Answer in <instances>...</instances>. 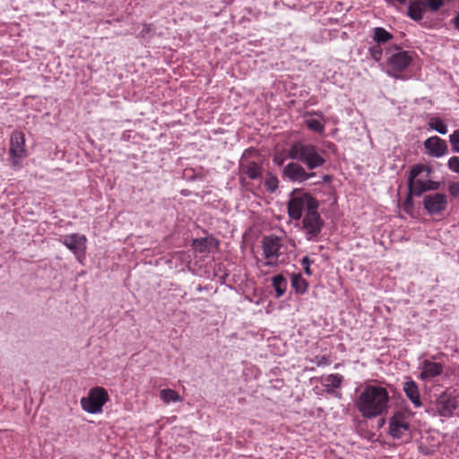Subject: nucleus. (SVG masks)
<instances>
[{
  "label": "nucleus",
  "instance_id": "bb28decb",
  "mask_svg": "<svg viewBox=\"0 0 459 459\" xmlns=\"http://www.w3.org/2000/svg\"><path fill=\"white\" fill-rule=\"evenodd\" d=\"M306 125L311 131L316 133H323L325 129L324 124L320 120L315 118L307 119Z\"/></svg>",
  "mask_w": 459,
  "mask_h": 459
},
{
  "label": "nucleus",
  "instance_id": "f8f14e48",
  "mask_svg": "<svg viewBox=\"0 0 459 459\" xmlns=\"http://www.w3.org/2000/svg\"><path fill=\"white\" fill-rule=\"evenodd\" d=\"M282 176L292 182L303 183L315 177L316 174L306 171L305 168L299 163L290 162L283 168Z\"/></svg>",
  "mask_w": 459,
  "mask_h": 459
},
{
  "label": "nucleus",
  "instance_id": "5701e85b",
  "mask_svg": "<svg viewBox=\"0 0 459 459\" xmlns=\"http://www.w3.org/2000/svg\"><path fill=\"white\" fill-rule=\"evenodd\" d=\"M291 286L296 292L303 294L307 291V282L300 273L293 274L291 277Z\"/></svg>",
  "mask_w": 459,
  "mask_h": 459
},
{
  "label": "nucleus",
  "instance_id": "a878e982",
  "mask_svg": "<svg viewBox=\"0 0 459 459\" xmlns=\"http://www.w3.org/2000/svg\"><path fill=\"white\" fill-rule=\"evenodd\" d=\"M343 377L340 374H330L325 377V385L339 388L342 385Z\"/></svg>",
  "mask_w": 459,
  "mask_h": 459
},
{
  "label": "nucleus",
  "instance_id": "9d476101",
  "mask_svg": "<svg viewBox=\"0 0 459 459\" xmlns=\"http://www.w3.org/2000/svg\"><path fill=\"white\" fill-rule=\"evenodd\" d=\"M302 224L307 232V239L310 240L320 234L324 221L321 219L317 209H310L306 212Z\"/></svg>",
  "mask_w": 459,
  "mask_h": 459
},
{
  "label": "nucleus",
  "instance_id": "f704fd0d",
  "mask_svg": "<svg viewBox=\"0 0 459 459\" xmlns=\"http://www.w3.org/2000/svg\"><path fill=\"white\" fill-rule=\"evenodd\" d=\"M153 30V27L152 24H143V29L142 30L140 31V36L142 38H144L146 37L147 35H149L152 31Z\"/></svg>",
  "mask_w": 459,
  "mask_h": 459
},
{
  "label": "nucleus",
  "instance_id": "4c0bfd02",
  "mask_svg": "<svg viewBox=\"0 0 459 459\" xmlns=\"http://www.w3.org/2000/svg\"><path fill=\"white\" fill-rule=\"evenodd\" d=\"M426 186L428 190H437L439 187V183L432 180H426Z\"/></svg>",
  "mask_w": 459,
  "mask_h": 459
},
{
  "label": "nucleus",
  "instance_id": "1a4fd4ad",
  "mask_svg": "<svg viewBox=\"0 0 459 459\" xmlns=\"http://www.w3.org/2000/svg\"><path fill=\"white\" fill-rule=\"evenodd\" d=\"M60 241L65 245L73 254L80 264L83 263L86 255V243L87 238L84 235L74 233L62 237Z\"/></svg>",
  "mask_w": 459,
  "mask_h": 459
},
{
  "label": "nucleus",
  "instance_id": "aec40b11",
  "mask_svg": "<svg viewBox=\"0 0 459 459\" xmlns=\"http://www.w3.org/2000/svg\"><path fill=\"white\" fill-rule=\"evenodd\" d=\"M425 10L426 4L423 1L414 0L409 4L407 14L413 21L419 22L423 19Z\"/></svg>",
  "mask_w": 459,
  "mask_h": 459
},
{
  "label": "nucleus",
  "instance_id": "412c9836",
  "mask_svg": "<svg viewBox=\"0 0 459 459\" xmlns=\"http://www.w3.org/2000/svg\"><path fill=\"white\" fill-rule=\"evenodd\" d=\"M393 39V34L387 31L385 28L376 27L372 30V39L377 45H385Z\"/></svg>",
  "mask_w": 459,
  "mask_h": 459
},
{
  "label": "nucleus",
  "instance_id": "cd10ccee",
  "mask_svg": "<svg viewBox=\"0 0 459 459\" xmlns=\"http://www.w3.org/2000/svg\"><path fill=\"white\" fill-rule=\"evenodd\" d=\"M368 53L370 57L376 62H379L383 56V48L382 46L374 45L368 48Z\"/></svg>",
  "mask_w": 459,
  "mask_h": 459
},
{
  "label": "nucleus",
  "instance_id": "393cba45",
  "mask_svg": "<svg viewBox=\"0 0 459 459\" xmlns=\"http://www.w3.org/2000/svg\"><path fill=\"white\" fill-rule=\"evenodd\" d=\"M429 126L439 134H446L447 133V126L444 121L438 117H431L429 120Z\"/></svg>",
  "mask_w": 459,
  "mask_h": 459
},
{
  "label": "nucleus",
  "instance_id": "c9c22d12",
  "mask_svg": "<svg viewBox=\"0 0 459 459\" xmlns=\"http://www.w3.org/2000/svg\"><path fill=\"white\" fill-rule=\"evenodd\" d=\"M286 158L281 153H276L273 158V161L277 166H282L285 162Z\"/></svg>",
  "mask_w": 459,
  "mask_h": 459
},
{
  "label": "nucleus",
  "instance_id": "2eb2a0df",
  "mask_svg": "<svg viewBox=\"0 0 459 459\" xmlns=\"http://www.w3.org/2000/svg\"><path fill=\"white\" fill-rule=\"evenodd\" d=\"M424 147L428 153L433 157H442L447 152L446 142L438 136L429 137L424 142Z\"/></svg>",
  "mask_w": 459,
  "mask_h": 459
},
{
  "label": "nucleus",
  "instance_id": "4468645a",
  "mask_svg": "<svg viewBox=\"0 0 459 459\" xmlns=\"http://www.w3.org/2000/svg\"><path fill=\"white\" fill-rule=\"evenodd\" d=\"M423 168L421 165H416L411 168L410 171V176L408 179V186L410 195H414L417 196L421 195L424 192L427 191L426 181H422L420 179H416V178L420 174Z\"/></svg>",
  "mask_w": 459,
  "mask_h": 459
},
{
  "label": "nucleus",
  "instance_id": "473e14b6",
  "mask_svg": "<svg viewBox=\"0 0 459 459\" xmlns=\"http://www.w3.org/2000/svg\"><path fill=\"white\" fill-rule=\"evenodd\" d=\"M448 168L450 170L459 173V157L454 156L448 160Z\"/></svg>",
  "mask_w": 459,
  "mask_h": 459
},
{
  "label": "nucleus",
  "instance_id": "e433bc0d",
  "mask_svg": "<svg viewBox=\"0 0 459 459\" xmlns=\"http://www.w3.org/2000/svg\"><path fill=\"white\" fill-rule=\"evenodd\" d=\"M330 364H331V360H330L329 357H327V356L316 357V365L318 367L328 366Z\"/></svg>",
  "mask_w": 459,
  "mask_h": 459
},
{
  "label": "nucleus",
  "instance_id": "b1692460",
  "mask_svg": "<svg viewBox=\"0 0 459 459\" xmlns=\"http://www.w3.org/2000/svg\"><path fill=\"white\" fill-rule=\"evenodd\" d=\"M160 399L165 403H169L171 402L178 403L181 401L180 395L172 389H162L160 393Z\"/></svg>",
  "mask_w": 459,
  "mask_h": 459
},
{
  "label": "nucleus",
  "instance_id": "f257e3e1",
  "mask_svg": "<svg viewBox=\"0 0 459 459\" xmlns=\"http://www.w3.org/2000/svg\"><path fill=\"white\" fill-rule=\"evenodd\" d=\"M389 400L386 388L367 385L359 394L355 406L364 418L371 419L380 416L387 411Z\"/></svg>",
  "mask_w": 459,
  "mask_h": 459
},
{
  "label": "nucleus",
  "instance_id": "f3484780",
  "mask_svg": "<svg viewBox=\"0 0 459 459\" xmlns=\"http://www.w3.org/2000/svg\"><path fill=\"white\" fill-rule=\"evenodd\" d=\"M420 379L425 380L440 376L443 373V365L429 359L423 360L420 366Z\"/></svg>",
  "mask_w": 459,
  "mask_h": 459
},
{
  "label": "nucleus",
  "instance_id": "20e7f679",
  "mask_svg": "<svg viewBox=\"0 0 459 459\" xmlns=\"http://www.w3.org/2000/svg\"><path fill=\"white\" fill-rule=\"evenodd\" d=\"M318 201L310 194L305 193L299 195H292L287 205L289 216L295 221L300 220L302 212L310 209H318Z\"/></svg>",
  "mask_w": 459,
  "mask_h": 459
},
{
  "label": "nucleus",
  "instance_id": "a211bd4d",
  "mask_svg": "<svg viewBox=\"0 0 459 459\" xmlns=\"http://www.w3.org/2000/svg\"><path fill=\"white\" fill-rule=\"evenodd\" d=\"M403 390L407 398L411 402L415 408L422 405L420 390L417 383L413 380H408L403 383Z\"/></svg>",
  "mask_w": 459,
  "mask_h": 459
},
{
  "label": "nucleus",
  "instance_id": "2f4dec72",
  "mask_svg": "<svg viewBox=\"0 0 459 459\" xmlns=\"http://www.w3.org/2000/svg\"><path fill=\"white\" fill-rule=\"evenodd\" d=\"M314 263L313 260H311L308 256H304L301 259V265L304 269V272L308 276L312 275V271L310 269V265Z\"/></svg>",
  "mask_w": 459,
  "mask_h": 459
},
{
  "label": "nucleus",
  "instance_id": "7c9ffc66",
  "mask_svg": "<svg viewBox=\"0 0 459 459\" xmlns=\"http://www.w3.org/2000/svg\"><path fill=\"white\" fill-rule=\"evenodd\" d=\"M451 144L453 145L454 152H459V129L455 130L449 136Z\"/></svg>",
  "mask_w": 459,
  "mask_h": 459
},
{
  "label": "nucleus",
  "instance_id": "72a5a7b5",
  "mask_svg": "<svg viewBox=\"0 0 459 459\" xmlns=\"http://www.w3.org/2000/svg\"><path fill=\"white\" fill-rule=\"evenodd\" d=\"M448 191L450 195L454 197H456L459 195V183L454 182L451 183L448 186Z\"/></svg>",
  "mask_w": 459,
  "mask_h": 459
},
{
  "label": "nucleus",
  "instance_id": "4be33fe9",
  "mask_svg": "<svg viewBox=\"0 0 459 459\" xmlns=\"http://www.w3.org/2000/svg\"><path fill=\"white\" fill-rule=\"evenodd\" d=\"M272 284L276 291L277 298H280L285 293L287 288V281L281 274H277L273 277Z\"/></svg>",
  "mask_w": 459,
  "mask_h": 459
},
{
  "label": "nucleus",
  "instance_id": "dca6fc26",
  "mask_svg": "<svg viewBox=\"0 0 459 459\" xmlns=\"http://www.w3.org/2000/svg\"><path fill=\"white\" fill-rule=\"evenodd\" d=\"M239 170L242 175L250 179H257L262 177V167L255 161L242 158L239 163Z\"/></svg>",
  "mask_w": 459,
  "mask_h": 459
},
{
  "label": "nucleus",
  "instance_id": "9b49d317",
  "mask_svg": "<svg viewBox=\"0 0 459 459\" xmlns=\"http://www.w3.org/2000/svg\"><path fill=\"white\" fill-rule=\"evenodd\" d=\"M10 155L13 164L18 165L21 159L27 156L25 149V135L21 131H13L10 138Z\"/></svg>",
  "mask_w": 459,
  "mask_h": 459
},
{
  "label": "nucleus",
  "instance_id": "0eeeda50",
  "mask_svg": "<svg viewBox=\"0 0 459 459\" xmlns=\"http://www.w3.org/2000/svg\"><path fill=\"white\" fill-rule=\"evenodd\" d=\"M413 413L408 409L395 411L389 419V434L392 437L400 439L403 437L410 429V421Z\"/></svg>",
  "mask_w": 459,
  "mask_h": 459
},
{
  "label": "nucleus",
  "instance_id": "423d86ee",
  "mask_svg": "<svg viewBox=\"0 0 459 459\" xmlns=\"http://www.w3.org/2000/svg\"><path fill=\"white\" fill-rule=\"evenodd\" d=\"M109 400L108 394L104 387L96 386L91 388L86 397L81 399V405L83 411L89 413H100L105 403Z\"/></svg>",
  "mask_w": 459,
  "mask_h": 459
},
{
  "label": "nucleus",
  "instance_id": "f03ea898",
  "mask_svg": "<svg viewBox=\"0 0 459 459\" xmlns=\"http://www.w3.org/2000/svg\"><path fill=\"white\" fill-rule=\"evenodd\" d=\"M324 151L317 146L297 141L288 149V157L303 163L309 170L323 167L326 162Z\"/></svg>",
  "mask_w": 459,
  "mask_h": 459
},
{
  "label": "nucleus",
  "instance_id": "ddd939ff",
  "mask_svg": "<svg viewBox=\"0 0 459 459\" xmlns=\"http://www.w3.org/2000/svg\"><path fill=\"white\" fill-rule=\"evenodd\" d=\"M423 205L428 213L439 214L446 209L447 197L440 193L427 195L424 196Z\"/></svg>",
  "mask_w": 459,
  "mask_h": 459
},
{
  "label": "nucleus",
  "instance_id": "58836bf2",
  "mask_svg": "<svg viewBox=\"0 0 459 459\" xmlns=\"http://www.w3.org/2000/svg\"><path fill=\"white\" fill-rule=\"evenodd\" d=\"M455 27L459 30V13L454 19Z\"/></svg>",
  "mask_w": 459,
  "mask_h": 459
},
{
  "label": "nucleus",
  "instance_id": "6e6552de",
  "mask_svg": "<svg viewBox=\"0 0 459 459\" xmlns=\"http://www.w3.org/2000/svg\"><path fill=\"white\" fill-rule=\"evenodd\" d=\"M458 394L455 389L444 391L436 402V409L442 417H451L458 407Z\"/></svg>",
  "mask_w": 459,
  "mask_h": 459
},
{
  "label": "nucleus",
  "instance_id": "c85d7f7f",
  "mask_svg": "<svg viewBox=\"0 0 459 459\" xmlns=\"http://www.w3.org/2000/svg\"><path fill=\"white\" fill-rule=\"evenodd\" d=\"M279 180L275 176H270L268 177L264 181V186L265 188L273 193L278 188Z\"/></svg>",
  "mask_w": 459,
  "mask_h": 459
},
{
  "label": "nucleus",
  "instance_id": "6ab92c4d",
  "mask_svg": "<svg viewBox=\"0 0 459 459\" xmlns=\"http://www.w3.org/2000/svg\"><path fill=\"white\" fill-rule=\"evenodd\" d=\"M193 248L200 254H207L212 247H217L218 242L212 238H201L193 240Z\"/></svg>",
  "mask_w": 459,
  "mask_h": 459
},
{
  "label": "nucleus",
  "instance_id": "c756f323",
  "mask_svg": "<svg viewBox=\"0 0 459 459\" xmlns=\"http://www.w3.org/2000/svg\"><path fill=\"white\" fill-rule=\"evenodd\" d=\"M426 8L432 12H437L444 5V0H424Z\"/></svg>",
  "mask_w": 459,
  "mask_h": 459
},
{
  "label": "nucleus",
  "instance_id": "7ed1b4c3",
  "mask_svg": "<svg viewBox=\"0 0 459 459\" xmlns=\"http://www.w3.org/2000/svg\"><path fill=\"white\" fill-rule=\"evenodd\" d=\"M388 55L387 67L388 74L398 77V74L403 72L412 62V55L406 50H403L399 46L394 45L386 49Z\"/></svg>",
  "mask_w": 459,
  "mask_h": 459
},
{
  "label": "nucleus",
  "instance_id": "39448f33",
  "mask_svg": "<svg viewBox=\"0 0 459 459\" xmlns=\"http://www.w3.org/2000/svg\"><path fill=\"white\" fill-rule=\"evenodd\" d=\"M281 247L282 243L280 237L274 235L264 236L262 239L264 260H258L257 263L262 266L277 265Z\"/></svg>",
  "mask_w": 459,
  "mask_h": 459
},
{
  "label": "nucleus",
  "instance_id": "ea45409f",
  "mask_svg": "<svg viewBox=\"0 0 459 459\" xmlns=\"http://www.w3.org/2000/svg\"><path fill=\"white\" fill-rule=\"evenodd\" d=\"M411 204V198L410 196L405 201V204Z\"/></svg>",
  "mask_w": 459,
  "mask_h": 459
}]
</instances>
